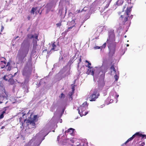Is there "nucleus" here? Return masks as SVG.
<instances>
[{
  "label": "nucleus",
  "mask_w": 146,
  "mask_h": 146,
  "mask_svg": "<svg viewBox=\"0 0 146 146\" xmlns=\"http://www.w3.org/2000/svg\"><path fill=\"white\" fill-rule=\"evenodd\" d=\"M55 114H56V113H54V114L55 115Z\"/></svg>",
  "instance_id": "338daca9"
},
{
  "label": "nucleus",
  "mask_w": 146,
  "mask_h": 146,
  "mask_svg": "<svg viewBox=\"0 0 146 146\" xmlns=\"http://www.w3.org/2000/svg\"><path fill=\"white\" fill-rule=\"evenodd\" d=\"M64 110H63V112H64Z\"/></svg>",
  "instance_id": "e2e57ef3"
},
{
  "label": "nucleus",
  "mask_w": 146,
  "mask_h": 146,
  "mask_svg": "<svg viewBox=\"0 0 146 146\" xmlns=\"http://www.w3.org/2000/svg\"><path fill=\"white\" fill-rule=\"evenodd\" d=\"M88 104L87 102H85L82 105L78 108V113L81 116L85 115L88 113V112L84 111L88 108Z\"/></svg>",
  "instance_id": "423d86ee"
},
{
  "label": "nucleus",
  "mask_w": 146,
  "mask_h": 146,
  "mask_svg": "<svg viewBox=\"0 0 146 146\" xmlns=\"http://www.w3.org/2000/svg\"><path fill=\"white\" fill-rule=\"evenodd\" d=\"M126 36H126V35H125V36H124V37H125V38H126Z\"/></svg>",
  "instance_id": "13d9d810"
},
{
  "label": "nucleus",
  "mask_w": 146,
  "mask_h": 146,
  "mask_svg": "<svg viewBox=\"0 0 146 146\" xmlns=\"http://www.w3.org/2000/svg\"><path fill=\"white\" fill-rule=\"evenodd\" d=\"M74 130V129L72 128H70L68 129L67 131H66L65 133L66 134L67 133H69L70 135H72Z\"/></svg>",
  "instance_id": "f3484780"
},
{
  "label": "nucleus",
  "mask_w": 146,
  "mask_h": 146,
  "mask_svg": "<svg viewBox=\"0 0 146 146\" xmlns=\"http://www.w3.org/2000/svg\"><path fill=\"white\" fill-rule=\"evenodd\" d=\"M127 1L128 4H131V0H127Z\"/></svg>",
  "instance_id": "f704fd0d"
},
{
  "label": "nucleus",
  "mask_w": 146,
  "mask_h": 146,
  "mask_svg": "<svg viewBox=\"0 0 146 146\" xmlns=\"http://www.w3.org/2000/svg\"><path fill=\"white\" fill-rule=\"evenodd\" d=\"M115 35L113 30H111L109 32V38L107 39L106 43L110 50L109 55L112 56L115 52Z\"/></svg>",
  "instance_id": "20e7f679"
},
{
  "label": "nucleus",
  "mask_w": 146,
  "mask_h": 146,
  "mask_svg": "<svg viewBox=\"0 0 146 146\" xmlns=\"http://www.w3.org/2000/svg\"><path fill=\"white\" fill-rule=\"evenodd\" d=\"M66 9H65V14H66Z\"/></svg>",
  "instance_id": "603ef678"
},
{
  "label": "nucleus",
  "mask_w": 146,
  "mask_h": 146,
  "mask_svg": "<svg viewBox=\"0 0 146 146\" xmlns=\"http://www.w3.org/2000/svg\"><path fill=\"white\" fill-rule=\"evenodd\" d=\"M56 25L57 27H59L61 25V23H59L56 24Z\"/></svg>",
  "instance_id": "473e14b6"
},
{
  "label": "nucleus",
  "mask_w": 146,
  "mask_h": 146,
  "mask_svg": "<svg viewBox=\"0 0 146 146\" xmlns=\"http://www.w3.org/2000/svg\"><path fill=\"white\" fill-rule=\"evenodd\" d=\"M64 131V129H63V131Z\"/></svg>",
  "instance_id": "774afa93"
},
{
  "label": "nucleus",
  "mask_w": 146,
  "mask_h": 146,
  "mask_svg": "<svg viewBox=\"0 0 146 146\" xmlns=\"http://www.w3.org/2000/svg\"><path fill=\"white\" fill-rule=\"evenodd\" d=\"M100 94L98 91L97 89H95L93 93L89 98V100L90 101H95L99 96Z\"/></svg>",
  "instance_id": "9d476101"
},
{
  "label": "nucleus",
  "mask_w": 146,
  "mask_h": 146,
  "mask_svg": "<svg viewBox=\"0 0 146 146\" xmlns=\"http://www.w3.org/2000/svg\"><path fill=\"white\" fill-rule=\"evenodd\" d=\"M42 80H40V82H41Z\"/></svg>",
  "instance_id": "bf43d9fd"
},
{
  "label": "nucleus",
  "mask_w": 146,
  "mask_h": 146,
  "mask_svg": "<svg viewBox=\"0 0 146 146\" xmlns=\"http://www.w3.org/2000/svg\"><path fill=\"white\" fill-rule=\"evenodd\" d=\"M6 65V62L5 61L3 60L0 61V66L1 68H4L5 67Z\"/></svg>",
  "instance_id": "dca6fc26"
},
{
  "label": "nucleus",
  "mask_w": 146,
  "mask_h": 146,
  "mask_svg": "<svg viewBox=\"0 0 146 146\" xmlns=\"http://www.w3.org/2000/svg\"><path fill=\"white\" fill-rule=\"evenodd\" d=\"M52 48L51 49V50H56V45L54 44V43H53L52 45Z\"/></svg>",
  "instance_id": "bb28decb"
},
{
  "label": "nucleus",
  "mask_w": 146,
  "mask_h": 146,
  "mask_svg": "<svg viewBox=\"0 0 146 146\" xmlns=\"http://www.w3.org/2000/svg\"><path fill=\"white\" fill-rule=\"evenodd\" d=\"M17 82L18 83H20V84H21V85L22 86V85H23V82H18L17 81Z\"/></svg>",
  "instance_id": "58836bf2"
},
{
  "label": "nucleus",
  "mask_w": 146,
  "mask_h": 146,
  "mask_svg": "<svg viewBox=\"0 0 146 146\" xmlns=\"http://www.w3.org/2000/svg\"><path fill=\"white\" fill-rule=\"evenodd\" d=\"M5 127L4 126H3L1 128V129H3Z\"/></svg>",
  "instance_id": "3c124183"
},
{
  "label": "nucleus",
  "mask_w": 146,
  "mask_h": 146,
  "mask_svg": "<svg viewBox=\"0 0 146 146\" xmlns=\"http://www.w3.org/2000/svg\"><path fill=\"white\" fill-rule=\"evenodd\" d=\"M106 12L104 13V14H106Z\"/></svg>",
  "instance_id": "0e129e2a"
},
{
  "label": "nucleus",
  "mask_w": 146,
  "mask_h": 146,
  "mask_svg": "<svg viewBox=\"0 0 146 146\" xmlns=\"http://www.w3.org/2000/svg\"><path fill=\"white\" fill-rule=\"evenodd\" d=\"M60 136H58V137H57V139L58 140V141H59V138H60Z\"/></svg>",
  "instance_id": "49530a36"
},
{
  "label": "nucleus",
  "mask_w": 146,
  "mask_h": 146,
  "mask_svg": "<svg viewBox=\"0 0 146 146\" xmlns=\"http://www.w3.org/2000/svg\"><path fill=\"white\" fill-rule=\"evenodd\" d=\"M31 37L30 38H33V39H34V38H35L36 39L38 40V35L37 34H35L34 35H31Z\"/></svg>",
  "instance_id": "412c9836"
},
{
  "label": "nucleus",
  "mask_w": 146,
  "mask_h": 146,
  "mask_svg": "<svg viewBox=\"0 0 146 146\" xmlns=\"http://www.w3.org/2000/svg\"><path fill=\"white\" fill-rule=\"evenodd\" d=\"M70 74V69L69 68L64 67L59 72V74H62V78L68 76Z\"/></svg>",
  "instance_id": "1a4fd4ad"
},
{
  "label": "nucleus",
  "mask_w": 146,
  "mask_h": 146,
  "mask_svg": "<svg viewBox=\"0 0 146 146\" xmlns=\"http://www.w3.org/2000/svg\"><path fill=\"white\" fill-rule=\"evenodd\" d=\"M31 66L28 63L25 66L22 71L23 75L26 77H28L31 74Z\"/></svg>",
  "instance_id": "6e6552de"
},
{
  "label": "nucleus",
  "mask_w": 146,
  "mask_h": 146,
  "mask_svg": "<svg viewBox=\"0 0 146 146\" xmlns=\"http://www.w3.org/2000/svg\"><path fill=\"white\" fill-rule=\"evenodd\" d=\"M139 135V132H137L136 133H135V134H134V135H133L132 136L129 138L127 141H126L124 143V144H126L129 142V141H131L136 136H137V135Z\"/></svg>",
  "instance_id": "ddd939ff"
},
{
  "label": "nucleus",
  "mask_w": 146,
  "mask_h": 146,
  "mask_svg": "<svg viewBox=\"0 0 146 146\" xmlns=\"http://www.w3.org/2000/svg\"><path fill=\"white\" fill-rule=\"evenodd\" d=\"M86 8V7H85L84 8V9H83L82 10V11H86V10H85V9Z\"/></svg>",
  "instance_id": "c03bdc74"
},
{
  "label": "nucleus",
  "mask_w": 146,
  "mask_h": 146,
  "mask_svg": "<svg viewBox=\"0 0 146 146\" xmlns=\"http://www.w3.org/2000/svg\"><path fill=\"white\" fill-rule=\"evenodd\" d=\"M132 7L133 5H132L127 7V10L126 11V16H125L123 15H122L120 17L119 20L122 21V22L121 24V25H124L125 22L127 21V18L129 17V13L131 10V8Z\"/></svg>",
  "instance_id": "0eeeda50"
},
{
  "label": "nucleus",
  "mask_w": 146,
  "mask_h": 146,
  "mask_svg": "<svg viewBox=\"0 0 146 146\" xmlns=\"http://www.w3.org/2000/svg\"><path fill=\"white\" fill-rule=\"evenodd\" d=\"M106 72L105 67L102 66L99 68L96 67L94 68L92 67L88 68L86 73L88 74H91L93 76L94 80L96 78L100 73H102L100 76V80L99 81L100 82L103 83L105 73Z\"/></svg>",
  "instance_id": "f257e3e1"
},
{
  "label": "nucleus",
  "mask_w": 146,
  "mask_h": 146,
  "mask_svg": "<svg viewBox=\"0 0 146 146\" xmlns=\"http://www.w3.org/2000/svg\"><path fill=\"white\" fill-rule=\"evenodd\" d=\"M12 19H13V18H11V19L10 20V21H12Z\"/></svg>",
  "instance_id": "5fc2aeb1"
},
{
  "label": "nucleus",
  "mask_w": 146,
  "mask_h": 146,
  "mask_svg": "<svg viewBox=\"0 0 146 146\" xmlns=\"http://www.w3.org/2000/svg\"><path fill=\"white\" fill-rule=\"evenodd\" d=\"M127 46H129V44H127Z\"/></svg>",
  "instance_id": "4d7b16f0"
},
{
  "label": "nucleus",
  "mask_w": 146,
  "mask_h": 146,
  "mask_svg": "<svg viewBox=\"0 0 146 146\" xmlns=\"http://www.w3.org/2000/svg\"><path fill=\"white\" fill-rule=\"evenodd\" d=\"M30 46L29 42L27 40H24L21 47L18 52L17 58L20 62H22L24 58L28 54Z\"/></svg>",
  "instance_id": "7ed1b4c3"
},
{
  "label": "nucleus",
  "mask_w": 146,
  "mask_h": 146,
  "mask_svg": "<svg viewBox=\"0 0 146 146\" xmlns=\"http://www.w3.org/2000/svg\"><path fill=\"white\" fill-rule=\"evenodd\" d=\"M33 49L34 50H35L36 48V46H37V41L36 40L33 39Z\"/></svg>",
  "instance_id": "4be33fe9"
},
{
  "label": "nucleus",
  "mask_w": 146,
  "mask_h": 146,
  "mask_svg": "<svg viewBox=\"0 0 146 146\" xmlns=\"http://www.w3.org/2000/svg\"><path fill=\"white\" fill-rule=\"evenodd\" d=\"M25 115V114L23 115L22 117L19 118L21 124L23 127H28L29 128L35 127V122L37 121V115H35L33 118L28 120L24 118Z\"/></svg>",
  "instance_id": "39448f33"
},
{
  "label": "nucleus",
  "mask_w": 146,
  "mask_h": 146,
  "mask_svg": "<svg viewBox=\"0 0 146 146\" xmlns=\"http://www.w3.org/2000/svg\"><path fill=\"white\" fill-rule=\"evenodd\" d=\"M119 96L118 94H117L113 90L111 91L110 93V96L108 98V100L111 98H117Z\"/></svg>",
  "instance_id": "f8f14e48"
},
{
  "label": "nucleus",
  "mask_w": 146,
  "mask_h": 146,
  "mask_svg": "<svg viewBox=\"0 0 146 146\" xmlns=\"http://www.w3.org/2000/svg\"><path fill=\"white\" fill-rule=\"evenodd\" d=\"M17 72H15V73L14 74V76H15V75H16L17 74Z\"/></svg>",
  "instance_id": "09e8293b"
},
{
  "label": "nucleus",
  "mask_w": 146,
  "mask_h": 146,
  "mask_svg": "<svg viewBox=\"0 0 146 146\" xmlns=\"http://www.w3.org/2000/svg\"><path fill=\"white\" fill-rule=\"evenodd\" d=\"M36 9L34 8H33L31 10V13H32L33 15L34 14V12H35V11H36Z\"/></svg>",
  "instance_id": "7c9ffc66"
},
{
  "label": "nucleus",
  "mask_w": 146,
  "mask_h": 146,
  "mask_svg": "<svg viewBox=\"0 0 146 146\" xmlns=\"http://www.w3.org/2000/svg\"><path fill=\"white\" fill-rule=\"evenodd\" d=\"M47 50V49H45L43 51V53H44L45 52H46Z\"/></svg>",
  "instance_id": "79ce46f5"
},
{
  "label": "nucleus",
  "mask_w": 146,
  "mask_h": 146,
  "mask_svg": "<svg viewBox=\"0 0 146 146\" xmlns=\"http://www.w3.org/2000/svg\"><path fill=\"white\" fill-rule=\"evenodd\" d=\"M55 109V107L54 105H53L51 107L50 109V111H53Z\"/></svg>",
  "instance_id": "cd10ccee"
},
{
  "label": "nucleus",
  "mask_w": 146,
  "mask_h": 146,
  "mask_svg": "<svg viewBox=\"0 0 146 146\" xmlns=\"http://www.w3.org/2000/svg\"><path fill=\"white\" fill-rule=\"evenodd\" d=\"M123 0H118L116 4L118 5H121L123 3Z\"/></svg>",
  "instance_id": "aec40b11"
},
{
  "label": "nucleus",
  "mask_w": 146,
  "mask_h": 146,
  "mask_svg": "<svg viewBox=\"0 0 146 146\" xmlns=\"http://www.w3.org/2000/svg\"><path fill=\"white\" fill-rule=\"evenodd\" d=\"M27 18L29 20L30 19V17L29 16H28L27 17Z\"/></svg>",
  "instance_id": "de8ad7c7"
},
{
  "label": "nucleus",
  "mask_w": 146,
  "mask_h": 146,
  "mask_svg": "<svg viewBox=\"0 0 146 146\" xmlns=\"http://www.w3.org/2000/svg\"><path fill=\"white\" fill-rule=\"evenodd\" d=\"M6 110L5 109L4 111H3L1 112V115H0V119L3 118V117H4V114L6 113Z\"/></svg>",
  "instance_id": "5701e85b"
},
{
  "label": "nucleus",
  "mask_w": 146,
  "mask_h": 146,
  "mask_svg": "<svg viewBox=\"0 0 146 146\" xmlns=\"http://www.w3.org/2000/svg\"><path fill=\"white\" fill-rule=\"evenodd\" d=\"M121 24H118L117 25H116V28L118 29H121V26H120Z\"/></svg>",
  "instance_id": "2f4dec72"
},
{
  "label": "nucleus",
  "mask_w": 146,
  "mask_h": 146,
  "mask_svg": "<svg viewBox=\"0 0 146 146\" xmlns=\"http://www.w3.org/2000/svg\"><path fill=\"white\" fill-rule=\"evenodd\" d=\"M72 92H70L69 94V95L70 96L71 98V96L72 95V94H73V92L74 91V87H72Z\"/></svg>",
  "instance_id": "a878e982"
},
{
  "label": "nucleus",
  "mask_w": 146,
  "mask_h": 146,
  "mask_svg": "<svg viewBox=\"0 0 146 146\" xmlns=\"http://www.w3.org/2000/svg\"><path fill=\"white\" fill-rule=\"evenodd\" d=\"M26 80H25V82H26Z\"/></svg>",
  "instance_id": "680f3d73"
},
{
  "label": "nucleus",
  "mask_w": 146,
  "mask_h": 146,
  "mask_svg": "<svg viewBox=\"0 0 146 146\" xmlns=\"http://www.w3.org/2000/svg\"><path fill=\"white\" fill-rule=\"evenodd\" d=\"M133 17V15H131L130 17V18H131V19Z\"/></svg>",
  "instance_id": "8fccbe9b"
},
{
  "label": "nucleus",
  "mask_w": 146,
  "mask_h": 146,
  "mask_svg": "<svg viewBox=\"0 0 146 146\" xmlns=\"http://www.w3.org/2000/svg\"><path fill=\"white\" fill-rule=\"evenodd\" d=\"M81 56H80V59H79V61H80V62H81Z\"/></svg>",
  "instance_id": "a18cd8bd"
},
{
  "label": "nucleus",
  "mask_w": 146,
  "mask_h": 146,
  "mask_svg": "<svg viewBox=\"0 0 146 146\" xmlns=\"http://www.w3.org/2000/svg\"><path fill=\"white\" fill-rule=\"evenodd\" d=\"M75 28L74 25H73L72 26L68 28L67 30H66L65 31L62 33V34L63 35V34L65 35L67 33V32L70 31V30L72 29V28Z\"/></svg>",
  "instance_id": "a211bd4d"
},
{
  "label": "nucleus",
  "mask_w": 146,
  "mask_h": 146,
  "mask_svg": "<svg viewBox=\"0 0 146 146\" xmlns=\"http://www.w3.org/2000/svg\"><path fill=\"white\" fill-rule=\"evenodd\" d=\"M63 9H61V10H59V13H61V15H62V12L63 11Z\"/></svg>",
  "instance_id": "4c0bfd02"
},
{
  "label": "nucleus",
  "mask_w": 146,
  "mask_h": 146,
  "mask_svg": "<svg viewBox=\"0 0 146 146\" xmlns=\"http://www.w3.org/2000/svg\"><path fill=\"white\" fill-rule=\"evenodd\" d=\"M62 122V120L61 119L60 121V122L61 123Z\"/></svg>",
  "instance_id": "864d4df0"
},
{
  "label": "nucleus",
  "mask_w": 146,
  "mask_h": 146,
  "mask_svg": "<svg viewBox=\"0 0 146 146\" xmlns=\"http://www.w3.org/2000/svg\"><path fill=\"white\" fill-rule=\"evenodd\" d=\"M5 68L6 69L7 71H10L11 69V67L10 66V63L9 62H8L7 65L6 66Z\"/></svg>",
  "instance_id": "6ab92c4d"
},
{
  "label": "nucleus",
  "mask_w": 146,
  "mask_h": 146,
  "mask_svg": "<svg viewBox=\"0 0 146 146\" xmlns=\"http://www.w3.org/2000/svg\"><path fill=\"white\" fill-rule=\"evenodd\" d=\"M13 77V75L11 74L9 75H8L5 76L3 77V79L5 80V81H8L9 80L10 78H12Z\"/></svg>",
  "instance_id": "4468645a"
},
{
  "label": "nucleus",
  "mask_w": 146,
  "mask_h": 146,
  "mask_svg": "<svg viewBox=\"0 0 146 146\" xmlns=\"http://www.w3.org/2000/svg\"><path fill=\"white\" fill-rule=\"evenodd\" d=\"M137 136H139L143 138H145V139H146V135H143L140 134L139 133V135H137Z\"/></svg>",
  "instance_id": "c756f323"
},
{
  "label": "nucleus",
  "mask_w": 146,
  "mask_h": 146,
  "mask_svg": "<svg viewBox=\"0 0 146 146\" xmlns=\"http://www.w3.org/2000/svg\"><path fill=\"white\" fill-rule=\"evenodd\" d=\"M111 73L112 74H115L114 78L116 81H117L119 78V72L118 70H116L115 68L113 65H112L110 68Z\"/></svg>",
  "instance_id": "9b49d317"
},
{
  "label": "nucleus",
  "mask_w": 146,
  "mask_h": 146,
  "mask_svg": "<svg viewBox=\"0 0 146 146\" xmlns=\"http://www.w3.org/2000/svg\"><path fill=\"white\" fill-rule=\"evenodd\" d=\"M4 58V60H5V58Z\"/></svg>",
  "instance_id": "69168bd1"
},
{
  "label": "nucleus",
  "mask_w": 146,
  "mask_h": 146,
  "mask_svg": "<svg viewBox=\"0 0 146 146\" xmlns=\"http://www.w3.org/2000/svg\"><path fill=\"white\" fill-rule=\"evenodd\" d=\"M86 62H87L88 63V65H86V66L88 67V68L91 67V64L89 62L88 60H86Z\"/></svg>",
  "instance_id": "c85d7f7f"
},
{
  "label": "nucleus",
  "mask_w": 146,
  "mask_h": 146,
  "mask_svg": "<svg viewBox=\"0 0 146 146\" xmlns=\"http://www.w3.org/2000/svg\"><path fill=\"white\" fill-rule=\"evenodd\" d=\"M104 27H100V29H104Z\"/></svg>",
  "instance_id": "37998d69"
},
{
  "label": "nucleus",
  "mask_w": 146,
  "mask_h": 146,
  "mask_svg": "<svg viewBox=\"0 0 146 146\" xmlns=\"http://www.w3.org/2000/svg\"><path fill=\"white\" fill-rule=\"evenodd\" d=\"M125 7H124V9H125Z\"/></svg>",
  "instance_id": "052dcab7"
},
{
  "label": "nucleus",
  "mask_w": 146,
  "mask_h": 146,
  "mask_svg": "<svg viewBox=\"0 0 146 146\" xmlns=\"http://www.w3.org/2000/svg\"><path fill=\"white\" fill-rule=\"evenodd\" d=\"M70 141L71 142H72V143H74V141L73 139H70Z\"/></svg>",
  "instance_id": "ea45409f"
},
{
  "label": "nucleus",
  "mask_w": 146,
  "mask_h": 146,
  "mask_svg": "<svg viewBox=\"0 0 146 146\" xmlns=\"http://www.w3.org/2000/svg\"><path fill=\"white\" fill-rule=\"evenodd\" d=\"M3 29H4V27L3 26H2L1 29V31H2Z\"/></svg>",
  "instance_id": "a19ab883"
},
{
  "label": "nucleus",
  "mask_w": 146,
  "mask_h": 146,
  "mask_svg": "<svg viewBox=\"0 0 146 146\" xmlns=\"http://www.w3.org/2000/svg\"><path fill=\"white\" fill-rule=\"evenodd\" d=\"M9 82L11 84H13L15 82L14 80L12 78H10L9 80Z\"/></svg>",
  "instance_id": "393cba45"
},
{
  "label": "nucleus",
  "mask_w": 146,
  "mask_h": 146,
  "mask_svg": "<svg viewBox=\"0 0 146 146\" xmlns=\"http://www.w3.org/2000/svg\"><path fill=\"white\" fill-rule=\"evenodd\" d=\"M64 95L63 93H62L61 94V96H60V97L61 98H62L64 97Z\"/></svg>",
  "instance_id": "e433bc0d"
},
{
  "label": "nucleus",
  "mask_w": 146,
  "mask_h": 146,
  "mask_svg": "<svg viewBox=\"0 0 146 146\" xmlns=\"http://www.w3.org/2000/svg\"><path fill=\"white\" fill-rule=\"evenodd\" d=\"M81 145V144H80L79 145H77V146H80Z\"/></svg>",
  "instance_id": "6e6d98bb"
},
{
  "label": "nucleus",
  "mask_w": 146,
  "mask_h": 146,
  "mask_svg": "<svg viewBox=\"0 0 146 146\" xmlns=\"http://www.w3.org/2000/svg\"><path fill=\"white\" fill-rule=\"evenodd\" d=\"M75 55L72 58H71L70 59V60H69V61L68 63V64H70L73 62L74 61L73 60H74V58H75Z\"/></svg>",
  "instance_id": "b1692460"
},
{
  "label": "nucleus",
  "mask_w": 146,
  "mask_h": 146,
  "mask_svg": "<svg viewBox=\"0 0 146 146\" xmlns=\"http://www.w3.org/2000/svg\"><path fill=\"white\" fill-rule=\"evenodd\" d=\"M110 3H108V4H107L106 6L105 7V9H106L107 8L109 5Z\"/></svg>",
  "instance_id": "c9c22d12"
},
{
  "label": "nucleus",
  "mask_w": 146,
  "mask_h": 146,
  "mask_svg": "<svg viewBox=\"0 0 146 146\" xmlns=\"http://www.w3.org/2000/svg\"><path fill=\"white\" fill-rule=\"evenodd\" d=\"M106 43H105L102 46H95L94 47V49H100L101 50H102V49L104 48H105L106 46Z\"/></svg>",
  "instance_id": "2eb2a0df"
},
{
  "label": "nucleus",
  "mask_w": 146,
  "mask_h": 146,
  "mask_svg": "<svg viewBox=\"0 0 146 146\" xmlns=\"http://www.w3.org/2000/svg\"><path fill=\"white\" fill-rule=\"evenodd\" d=\"M48 134L47 129H44L41 130L36 134L28 143L27 146H37L39 145L44 137Z\"/></svg>",
  "instance_id": "f03ea898"
},
{
  "label": "nucleus",
  "mask_w": 146,
  "mask_h": 146,
  "mask_svg": "<svg viewBox=\"0 0 146 146\" xmlns=\"http://www.w3.org/2000/svg\"><path fill=\"white\" fill-rule=\"evenodd\" d=\"M114 98H111L109 100H110V103H112L113 102V99H114Z\"/></svg>",
  "instance_id": "72a5a7b5"
}]
</instances>
